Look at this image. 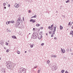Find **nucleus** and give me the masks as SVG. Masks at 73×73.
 Listing matches in <instances>:
<instances>
[{"label":"nucleus","mask_w":73,"mask_h":73,"mask_svg":"<svg viewBox=\"0 0 73 73\" xmlns=\"http://www.w3.org/2000/svg\"><path fill=\"white\" fill-rule=\"evenodd\" d=\"M9 22L10 23H11V21H9Z\"/></svg>","instance_id":"49"},{"label":"nucleus","mask_w":73,"mask_h":73,"mask_svg":"<svg viewBox=\"0 0 73 73\" xmlns=\"http://www.w3.org/2000/svg\"><path fill=\"white\" fill-rule=\"evenodd\" d=\"M51 69L52 70L54 71V70H56V69L55 68V67L54 66H52L51 67Z\"/></svg>","instance_id":"10"},{"label":"nucleus","mask_w":73,"mask_h":73,"mask_svg":"<svg viewBox=\"0 0 73 73\" xmlns=\"http://www.w3.org/2000/svg\"><path fill=\"white\" fill-rule=\"evenodd\" d=\"M6 5V3H4L3 4V6H5Z\"/></svg>","instance_id":"30"},{"label":"nucleus","mask_w":73,"mask_h":73,"mask_svg":"<svg viewBox=\"0 0 73 73\" xmlns=\"http://www.w3.org/2000/svg\"><path fill=\"white\" fill-rule=\"evenodd\" d=\"M37 16L36 15H35L34 16H33L31 17V18L32 19L33 18H36V17Z\"/></svg>","instance_id":"13"},{"label":"nucleus","mask_w":73,"mask_h":73,"mask_svg":"<svg viewBox=\"0 0 73 73\" xmlns=\"http://www.w3.org/2000/svg\"><path fill=\"white\" fill-rule=\"evenodd\" d=\"M42 38V35H41L40 37V38L41 39V38Z\"/></svg>","instance_id":"39"},{"label":"nucleus","mask_w":73,"mask_h":73,"mask_svg":"<svg viewBox=\"0 0 73 73\" xmlns=\"http://www.w3.org/2000/svg\"><path fill=\"white\" fill-rule=\"evenodd\" d=\"M54 39H55V40H56V39H57V38L56 37H55L54 38Z\"/></svg>","instance_id":"44"},{"label":"nucleus","mask_w":73,"mask_h":73,"mask_svg":"<svg viewBox=\"0 0 73 73\" xmlns=\"http://www.w3.org/2000/svg\"><path fill=\"white\" fill-rule=\"evenodd\" d=\"M8 22L9 23V24H10V22H9V21H8Z\"/></svg>","instance_id":"57"},{"label":"nucleus","mask_w":73,"mask_h":73,"mask_svg":"<svg viewBox=\"0 0 73 73\" xmlns=\"http://www.w3.org/2000/svg\"><path fill=\"white\" fill-rule=\"evenodd\" d=\"M69 1H70L69 0H68L66 1V3H69Z\"/></svg>","instance_id":"26"},{"label":"nucleus","mask_w":73,"mask_h":73,"mask_svg":"<svg viewBox=\"0 0 73 73\" xmlns=\"http://www.w3.org/2000/svg\"><path fill=\"white\" fill-rule=\"evenodd\" d=\"M72 29H73V26H72Z\"/></svg>","instance_id":"54"},{"label":"nucleus","mask_w":73,"mask_h":73,"mask_svg":"<svg viewBox=\"0 0 73 73\" xmlns=\"http://www.w3.org/2000/svg\"><path fill=\"white\" fill-rule=\"evenodd\" d=\"M17 53L18 54H20V51H19V50L17 51Z\"/></svg>","instance_id":"17"},{"label":"nucleus","mask_w":73,"mask_h":73,"mask_svg":"<svg viewBox=\"0 0 73 73\" xmlns=\"http://www.w3.org/2000/svg\"><path fill=\"white\" fill-rule=\"evenodd\" d=\"M72 24H73V22H72Z\"/></svg>","instance_id":"64"},{"label":"nucleus","mask_w":73,"mask_h":73,"mask_svg":"<svg viewBox=\"0 0 73 73\" xmlns=\"http://www.w3.org/2000/svg\"><path fill=\"white\" fill-rule=\"evenodd\" d=\"M54 56V55H52L51 56V57H53Z\"/></svg>","instance_id":"43"},{"label":"nucleus","mask_w":73,"mask_h":73,"mask_svg":"<svg viewBox=\"0 0 73 73\" xmlns=\"http://www.w3.org/2000/svg\"><path fill=\"white\" fill-rule=\"evenodd\" d=\"M6 24H7V22H6Z\"/></svg>","instance_id":"52"},{"label":"nucleus","mask_w":73,"mask_h":73,"mask_svg":"<svg viewBox=\"0 0 73 73\" xmlns=\"http://www.w3.org/2000/svg\"><path fill=\"white\" fill-rule=\"evenodd\" d=\"M4 9H6V7H4Z\"/></svg>","instance_id":"47"},{"label":"nucleus","mask_w":73,"mask_h":73,"mask_svg":"<svg viewBox=\"0 0 73 73\" xmlns=\"http://www.w3.org/2000/svg\"><path fill=\"white\" fill-rule=\"evenodd\" d=\"M63 58H65V57L64 56Z\"/></svg>","instance_id":"46"},{"label":"nucleus","mask_w":73,"mask_h":73,"mask_svg":"<svg viewBox=\"0 0 73 73\" xmlns=\"http://www.w3.org/2000/svg\"><path fill=\"white\" fill-rule=\"evenodd\" d=\"M0 44V45H3L4 44V42H1Z\"/></svg>","instance_id":"12"},{"label":"nucleus","mask_w":73,"mask_h":73,"mask_svg":"<svg viewBox=\"0 0 73 73\" xmlns=\"http://www.w3.org/2000/svg\"><path fill=\"white\" fill-rule=\"evenodd\" d=\"M30 22H32V23H35V22H36V21H35V20L32 19L30 20Z\"/></svg>","instance_id":"8"},{"label":"nucleus","mask_w":73,"mask_h":73,"mask_svg":"<svg viewBox=\"0 0 73 73\" xmlns=\"http://www.w3.org/2000/svg\"><path fill=\"white\" fill-rule=\"evenodd\" d=\"M61 50H62V48H61Z\"/></svg>","instance_id":"59"},{"label":"nucleus","mask_w":73,"mask_h":73,"mask_svg":"<svg viewBox=\"0 0 73 73\" xmlns=\"http://www.w3.org/2000/svg\"><path fill=\"white\" fill-rule=\"evenodd\" d=\"M12 64L10 62H7L6 63V66L8 69L11 68Z\"/></svg>","instance_id":"3"},{"label":"nucleus","mask_w":73,"mask_h":73,"mask_svg":"<svg viewBox=\"0 0 73 73\" xmlns=\"http://www.w3.org/2000/svg\"><path fill=\"white\" fill-rule=\"evenodd\" d=\"M7 22H8V24H7V25H8V24H9V23L8 22V21H7Z\"/></svg>","instance_id":"50"},{"label":"nucleus","mask_w":73,"mask_h":73,"mask_svg":"<svg viewBox=\"0 0 73 73\" xmlns=\"http://www.w3.org/2000/svg\"><path fill=\"white\" fill-rule=\"evenodd\" d=\"M6 52H9V50H6Z\"/></svg>","instance_id":"36"},{"label":"nucleus","mask_w":73,"mask_h":73,"mask_svg":"<svg viewBox=\"0 0 73 73\" xmlns=\"http://www.w3.org/2000/svg\"><path fill=\"white\" fill-rule=\"evenodd\" d=\"M19 73H26L25 72V69L21 68H20L19 70Z\"/></svg>","instance_id":"4"},{"label":"nucleus","mask_w":73,"mask_h":73,"mask_svg":"<svg viewBox=\"0 0 73 73\" xmlns=\"http://www.w3.org/2000/svg\"><path fill=\"white\" fill-rule=\"evenodd\" d=\"M64 71H65L64 70H63L61 71V73H63Z\"/></svg>","instance_id":"19"},{"label":"nucleus","mask_w":73,"mask_h":73,"mask_svg":"<svg viewBox=\"0 0 73 73\" xmlns=\"http://www.w3.org/2000/svg\"><path fill=\"white\" fill-rule=\"evenodd\" d=\"M71 23H72V22H70L69 23V24H68L69 25H70V24H71Z\"/></svg>","instance_id":"32"},{"label":"nucleus","mask_w":73,"mask_h":73,"mask_svg":"<svg viewBox=\"0 0 73 73\" xmlns=\"http://www.w3.org/2000/svg\"><path fill=\"white\" fill-rule=\"evenodd\" d=\"M62 50V53H65V52H63V51H64V50H63V49H62V50Z\"/></svg>","instance_id":"27"},{"label":"nucleus","mask_w":73,"mask_h":73,"mask_svg":"<svg viewBox=\"0 0 73 73\" xmlns=\"http://www.w3.org/2000/svg\"><path fill=\"white\" fill-rule=\"evenodd\" d=\"M33 35V38L34 39L36 38H37V36H38V34L36 32L34 33Z\"/></svg>","instance_id":"5"},{"label":"nucleus","mask_w":73,"mask_h":73,"mask_svg":"<svg viewBox=\"0 0 73 73\" xmlns=\"http://www.w3.org/2000/svg\"><path fill=\"white\" fill-rule=\"evenodd\" d=\"M52 31H50L49 32V34H52Z\"/></svg>","instance_id":"35"},{"label":"nucleus","mask_w":73,"mask_h":73,"mask_svg":"<svg viewBox=\"0 0 73 73\" xmlns=\"http://www.w3.org/2000/svg\"><path fill=\"white\" fill-rule=\"evenodd\" d=\"M66 51L67 52H69V48H67V49H66Z\"/></svg>","instance_id":"25"},{"label":"nucleus","mask_w":73,"mask_h":73,"mask_svg":"<svg viewBox=\"0 0 73 73\" xmlns=\"http://www.w3.org/2000/svg\"><path fill=\"white\" fill-rule=\"evenodd\" d=\"M65 73H69L68 72V71L66 70L65 72Z\"/></svg>","instance_id":"33"},{"label":"nucleus","mask_w":73,"mask_h":73,"mask_svg":"<svg viewBox=\"0 0 73 73\" xmlns=\"http://www.w3.org/2000/svg\"><path fill=\"white\" fill-rule=\"evenodd\" d=\"M60 9H61V8H60Z\"/></svg>","instance_id":"63"},{"label":"nucleus","mask_w":73,"mask_h":73,"mask_svg":"<svg viewBox=\"0 0 73 73\" xmlns=\"http://www.w3.org/2000/svg\"><path fill=\"white\" fill-rule=\"evenodd\" d=\"M11 21V23H12V24H13L14 23H15V22L13 21Z\"/></svg>","instance_id":"22"},{"label":"nucleus","mask_w":73,"mask_h":73,"mask_svg":"<svg viewBox=\"0 0 73 73\" xmlns=\"http://www.w3.org/2000/svg\"><path fill=\"white\" fill-rule=\"evenodd\" d=\"M49 62H50V61H49V60H48L47 62V64H49Z\"/></svg>","instance_id":"20"},{"label":"nucleus","mask_w":73,"mask_h":73,"mask_svg":"<svg viewBox=\"0 0 73 73\" xmlns=\"http://www.w3.org/2000/svg\"><path fill=\"white\" fill-rule=\"evenodd\" d=\"M60 28L61 29H63V27H62V26L60 25Z\"/></svg>","instance_id":"14"},{"label":"nucleus","mask_w":73,"mask_h":73,"mask_svg":"<svg viewBox=\"0 0 73 73\" xmlns=\"http://www.w3.org/2000/svg\"><path fill=\"white\" fill-rule=\"evenodd\" d=\"M5 70L6 69L5 68H2L1 71L3 73H5Z\"/></svg>","instance_id":"6"},{"label":"nucleus","mask_w":73,"mask_h":73,"mask_svg":"<svg viewBox=\"0 0 73 73\" xmlns=\"http://www.w3.org/2000/svg\"><path fill=\"white\" fill-rule=\"evenodd\" d=\"M53 25H52L51 26V28L50 29L51 31V32L52 33H53V34H55V32L56 31V27H57V26L56 25L54 26Z\"/></svg>","instance_id":"1"},{"label":"nucleus","mask_w":73,"mask_h":73,"mask_svg":"<svg viewBox=\"0 0 73 73\" xmlns=\"http://www.w3.org/2000/svg\"><path fill=\"white\" fill-rule=\"evenodd\" d=\"M70 35H72V37H73V31H71Z\"/></svg>","instance_id":"9"},{"label":"nucleus","mask_w":73,"mask_h":73,"mask_svg":"<svg viewBox=\"0 0 73 73\" xmlns=\"http://www.w3.org/2000/svg\"><path fill=\"white\" fill-rule=\"evenodd\" d=\"M71 54L72 55H73V53H71Z\"/></svg>","instance_id":"51"},{"label":"nucleus","mask_w":73,"mask_h":73,"mask_svg":"<svg viewBox=\"0 0 73 73\" xmlns=\"http://www.w3.org/2000/svg\"><path fill=\"white\" fill-rule=\"evenodd\" d=\"M50 28H51V27L50 26H49L48 28L49 29H50Z\"/></svg>","instance_id":"37"},{"label":"nucleus","mask_w":73,"mask_h":73,"mask_svg":"<svg viewBox=\"0 0 73 73\" xmlns=\"http://www.w3.org/2000/svg\"><path fill=\"white\" fill-rule=\"evenodd\" d=\"M46 36H47V35H48V34L46 33Z\"/></svg>","instance_id":"53"},{"label":"nucleus","mask_w":73,"mask_h":73,"mask_svg":"<svg viewBox=\"0 0 73 73\" xmlns=\"http://www.w3.org/2000/svg\"><path fill=\"white\" fill-rule=\"evenodd\" d=\"M6 45H8L9 43H8L6 42Z\"/></svg>","instance_id":"38"},{"label":"nucleus","mask_w":73,"mask_h":73,"mask_svg":"<svg viewBox=\"0 0 73 73\" xmlns=\"http://www.w3.org/2000/svg\"><path fill=\"white\" fill-rule=\"evenodd\" d=\"M36 27H39V26H40V25L39 24H36Z\"/></svg>","instance_id":"21"},{"label":"nucleus","mask_w":73,"mask_h":73,"mask_svg":"<svg viewBox=\"0 0 73 73\" xmlns=\"http://www.w3.org/2000/svg\"><path fill=\"white\" fill-rule=\"evenodd\" d=\"M14 7H16V8H19V5L17 3L14 5Z\"/></svg>","instance_id":"7"},{"label":"nucleus","mask_w":73,"mask_h":73,"mask_svg":"<svg viewBox=\"0 0 73 73\" xmlns=\"http://www.w3.org/2000/svg\"><path fill=\"white\" fill-rule=\"evenodd\" d=\"M56 12H57V13L58 12V11H56Z\"/></svg>","instance_id":"58"},{"label":"nucleus","mask_w":73,"mask_h":73,"mask_svg":"<svg viewBox=\"0 0 73 73\" xmlns=\"http://www.w3.org/2000/svg\"><path fill=\"white\" fill-rule=\"evenodd\" d=\"M29 13H31V11L30 10H29Z\"/></svg>","instance_id":"41"},{"label":"nucleus","mask_w":73,"mask_h":73,"mask_svg":"<svg viewBox=\"0 0 73 73\" xmlns=\"http://www.w3.org/2000/svg\"><path fill=\"white\" fill-rule=\"evenodd\" d=\"M62 50V53H65V52H63V51H64V50H63V49H62V50Z\"/></svg>","instance_id":"28"},{"label":"nucleus","mask_w":73,"mask_h":73,"mask_svg":"<svg viewBox=\"0 0 73 73\" xmlns=\"http://www.w3.org/2000/svg\"><path fill=\"white\" fill-rule=\"evenodd\" d=\"M12 37H13V38H15L16 39V36H13Z\"/></svg>","instance_id":"16"},{"label":"nucleus","mask_w":73,"mask_h":73,"mask_svg":"<svg viewBox=\"0 0 73 73\" xmlns=\"http://www.w3.org/2000/svg\"><path fill=\"white\" fill-rule=\"evenodd\" d=\"M44 45V43H42L41 44V45L42 46H43V45Z\"/></svg>","instance_id":"29"},{"label":"nucleus","mask_w":73,"mask_h":73,"mask_svg":"<svg viewBox=\"0 0 73 73\" xmlns=\"http://www.w3.org/2000/svg\"><path fill=\"white\" fill-rule=\"evenodd\" d=\"M23 21V20H21V19H20V18H18L17 21V23L15 24V27L17 28L19 27V25L20 24V23H21Z\"/></svg>","instance_id":"2"},{"label":"nucleus","mask_w":73,"mask_h":73,"mask_svg":"<svg viewBox=\"0 0 73 73\" xmlns=\"http://www.w3.org/2000/svg\"><path fill=\"white\" fill-rule=\"evenodd\" d=\"M1 60V58H0V60Z\"/></svg>","instance_id":"62"},{"label":"nucleus","mask_w":73,"mask_h":73,"mask_svg":"<svg viewBox=\"0 0 73 73\" xmlns=\"http://www.w3.org/2000/svg\"><path fill=\"white\" fill-rule=\"evenodd\" d=\"M25 53H27V51H25Z\"/></svg>","instance_id":"55"},{"label":"nucleus","mask_w":73,"mask_h":73,"mask_svg":"<svg viewBox=\"0 0 73 73\" xmlns=\"http://www.w3.org/2000/svg\"><path fill=\"white\" fill-rule=\"evenodd\" d=\"M37 67V65H36L34 67V68H35V69H36Z\"/></svg>","instance_id":"24"},{"label":"nucleus","mask_w":73,"mask_h":73,"mask_svg":"<svg viewBox=\"0 0 73 73\" xmlns=\"http://www.w3.org/2000/svg\"><path fill=\"white\" fill-rule=\"evenodd\" d=\"M4 48L5 49H6V48L5 47H4Z\"/></svg>","instance_id":"48"},{"label":"nucleus","mask_w":73,"mask_h":73,"mask_svg":"<svg viewBox=\"0 0 73 73\" xmlns=\"http://www.w3.org/2000/svg\"><path fill=\"white\" fill-rule=\"evenodd\" d=\"M29 35H31V33H29Z\"/></svg>","instance_id":"61"},{"label":"nucleus","mask_w":73,"mask_h":73,"mask_svg":"<svg viewBox=\"0 0 73 73\" xmlns=\"http://www.w3.org/2000/svg\"><path fill=\"white\" fill-rule=\"evenodd\" d=\"M54 34H53V33H52V34L51 35V37H53L54 36V35H54Z\"/></svg>","instance_id":"15"},{"label":"nucleus","mask_w":73,"mask_h":73,"mask_svg":"<svg viewBox=\"0 0 73 73\" xmlns=\"http://www.w3.org/2000/svg\"><path fill=\"white\" fill-rule=\"evenodd\" d=\"M7 32H9V33H11V30H9L8 29H7Z\"/></svg>","instance_id":"11"},{"label":"nucleus","mask_w":73,"mask_h":73,"mask_svg":"<svg viewBox=\"0 0 73 73\" xmlns=\"http://www.w3.org/2000/svg\"><path fill=\"white\" fill-rule=\"evenodd\" d=\"M35 28H33V31H35Z\"/></svg>","instance_id":"45"},{"label":"nucleus","mask_w":73,"mask_h":73,"mask_svg":"<svg viewBox=\"0 0 73 73\" xmlns=\"http://www.w3.org/2000/svg\"><path fill=\"white\" fill-rule=\"evenodd\" d=\"M40 72H41V70H38V73H40Z\"/></svg>","instance_id":"23"},{"label":"nucleus","mask_w":73,"mask_h":73,"mask_svg":"<svg viewBox=\"0 0 73 73\" xmlns=\"http://www.w3.org/2000/svg\"><path fill=\"white\" fill-rule=\"evenodd\" d=\"M40 33H42V32H40Z\"/></svg>","instance_id":"60"},{"label":"nucleus","mask_w":73,"mask_h":73,"mask_svg":"<svg viewBox=\"0 0 73 73\" xmlns=\"http://www.w3.org/2000/svg\"><path fill=\"white\" fill-rule=\"evenodd\" d=\"M8 7H10V5H9V4L8 5Z\"/></svg>","instance_id":"42"},{"label":"nucleus","mask_w":73,"mask_h":73,"mask_svg":"<svg viewBox=\"0 0 73 73\" xmlns=\"http://www.w3.org/2000/svg\"><path fill=\"white\" fill-rule=\"evenodd\" d=\"M54 58H56L57 56H56V55H54Z\"/></svg>","instance_id":"31"},{"label":"nucleus","mask_w":73,"mask_h":73,"mask_svg":"<svg viewBox=\"0 0 73 73\" xmlns=\"http://www.w3.org/2000/svg\"><path fill=\"white\" fill-rule=\"evenodd\" d=\"M23 21H24V17H23Z\"/></svg>","instance_id":"34"},{"label":"nucleus","mask_w":73,"mask_h":73,"mask_svg":"<svg viewBox=\"0 0 73 73\" xmlns=\"http://www.w3.org/2000/svg\"><path fill=\"white\" fill-rule=\"evenodd\" d=\"M70 52H72V49H71V48H70Z\"/></svg>","instance_id":"40"},{"label":"nucleus","mask_w":73,"mask_h":73,"mask_svg":"<svg viewBox=\"0 0 73 73\" xmlns=\"http://www.w3.org/2000/svg\"><path fill=\"white\" fill-rule=\"evenodd\" d=\"M30 46L31 48H33V46H34V44L31 45Z\"/></svg>","instance_id":"18"},{"label":"nucleus","mask_w":73,"mask_h":73,"mask_svg":"<svg viewBox=\"0 0 73 73\" xmlns=\"http://www.w3.org/2000/svg\"><path fill=\"white\" fill-rule=\"evenodd\" d=\"M64 52L65 53V50H64Z\"/></svg>","instance_id":"56"}]
</instances>
